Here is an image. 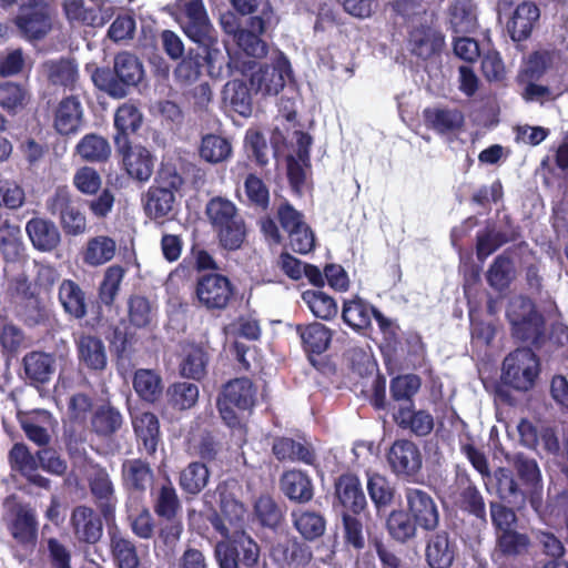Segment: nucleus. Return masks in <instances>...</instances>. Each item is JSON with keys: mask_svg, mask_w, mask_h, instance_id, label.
I'll list each match as a JSON object with an SVG mask.
<instances>
[{"mask_svg": "<svg viewBox=\"0 0 568 568\" xmlns=\"http://www.w3.org/2000/svg\"><path fill=\"white\" fill-rule=\"evenodd\" d=\"M271 64H260L253 60L232 61L234 67L243 75L248 77L251 89L263 97L277 95L292 77V68L288 59L276 52L271 58Z\"/></svg>", "mask_w": 568, "mask_h": 568, "instance_id": "nucleus-1", "label": "nucleus"}, {"mask_svg": "<svg viewBox=\"0 0 568 568\" xmlns=\"http://www.w3.org/2000/svg\"><path fill=\"white\" fill-rule=\"evenodd\" d=\"M256 402V387L247 377L229 381L223 385L216 399V407L223 422L231 428L241 427L235 408L251 410Z\"/></svg>", "mask_w": 568, "mask_h": 568, "instance_id": "nucleus-2", "label": "nucleus"}, {"mask_svg": "<svg viewBox=\"0 0 568 568\" xmlns=\"http://www.w3.org/2000/svg\"><path fill=\"white\" fill-rule=\"evenodd\" d=\"M539 374V362L530 348H517L503 363L501 379L517 390H528Z\"/></svg>", "mask_w": 568, "mask_h": 568, "instance_id": "nucleus-3", "label": "nucleus"}, {"mask_svg": "<svg viewBox=\"0 0 568 568\" xmlns=\"http://www.w3.org/2000/svg\"><path fill=\"white\" fill-rule=\"evenodd\" d=\"M50 0H21L14 22L19 31L29 40H39L52 29Z\"/></svg>", "mask_w": 568, "mask_h": 568, "instance_id": "nucleus-4", "label": "nucleus"}, {"mask_svg": "<svg viewBox=\"0 0 568 568\" xmlns=\"http://www.w3.org/2000/svg\"><path fill=\"white\" fill-rule=\"evenodd\" d=\"M507 317L513 335L520 341L536 339L541 334L542 320L535 311L532 302L525 296H515L509 301Z\"/></svg>", "mask_w": 568, "mask_h": 568, "instance_id": "nucleus-5", "label": "nucleus"}, {"mask_svg": "<svg viewBox=\"0 0 568 568\" xmlns=\"http://www.w3.org/2000/svg\"><path fill=\"white\" fill-rule=\"evenodd\" d=\"M168 11L181 24L184 33L194 42H203L210 22L202 0H176Z\"/></svg>", "mask_w": 568, "mask_h": 568, "instance_id": "nucleus-6", "label": "nucleus"}, {"mask_svg": "<svg viewBox=\"0 0 568 568\" xmlns=\"http://www.w3.org/2000/svg\"><path fill=\"white\" fill-rule=\"evenodd\" d=\"M47 210L58 215L64 232L69 235H80L87 230L85 215L78 207L68 187L60 186L47 200Z\"/></svg>", "mask_w": 568, "mask_h": 568, "instance_id": "nucleus-7", "label": "nucleus"}, {"mask_svg": "<svg viewBox=\"0 0 568 568\" xmlns=\"http://www.w3.org/2000/svg\"><path fill=\"white\" fill-rule=\"evenodd\" d=\"M234 290L230 280L221 274L211 273L199 277L195 296L201 306L209 311L224 310L233 296Z\"/></svg>", "mask_w": 568, "mask_h": 568, "instance_id": "nucleus-8", "label": "nucleus"}, {"mask_svg": "<svg viewBox=\"0 0 568 568\" xmlns=\"http://www.w3.org/2000/svg\"><path fill=\"white\" fill-rule=\"evenodd\" d=\"M406 511L418 524L419 528L433 531L439 524V510L433 496L416 487H407L404 490Z\"/></svg>", "mask_w": 568, "mask_h": 568, "instance_id": "nucleus-9", "label": "nucleus"}, {"mask_svg": "<svg viewBox=\"0 0 568 568\" xmlns=\"http://www.w3.org/2000/svg\"><path fill=\"white\" fill-rule=\"evenodd\" d=\"M386 458L396 476H415L423 465L418 446L408 439L395 440L389 447Z\"/></svg>", "mask_w": 568, "mask_h": 568, "instance_id": "nucleus-10", "label": "nucleus"}, {"mask_svg": "<svg viewBox=\"0 0 568 568\" xmlns=\"http://www.w3.org/2000/svg\"><path fill=\"white\" fill-rule=\"evenodd\" d=\"M222 23L225 27L226 32L234 33L237 45L246 53L248 57L253 58H263L266 52V43L260 38L266 27L272 23L270 17L261 18V17H252L250 19V29H241L236 30V28L222 20Z\"/></svg>", "mask_w": 568, "mask_h": 568, "instance_id": "nucleus-11", "label": "nucleus"}, {"mask_svg": "<svg viewBox=\"0 0 568 568\" xmlns=\"http://www.w3.org/2000/svg\"><path fill=\"white\" fill-rule=\"evenodd\" d=\"M20 425L29 440L38 446H45L51 440L57 420L45 409H34L27 413H19Z\"/></svg>", "mask_w": 568, "mask_h": 568, "instance_id": "nucleus-12", "label": "nucleus"}, {"mask_svg": "<svg viewBox=\"0 0 568 568\" xmlns=\"http://www.w3.org/2000/svg\"><path fill=\"white\" fill-rule=\"evenodd\" d=\"M26 233L34 250L50 253L61 244V232L57 224L41 216L31 217L26 223Z\"/></svg>", "mask_w": 568, "mask_h": 568, "instance_id": "nucleus-13", "label": "nucleus"}, {"mask_svg": "<svg viewBox=\"0 0 568 568\" xmlns=\"http://www.w3.org/2000/svg\"><path fill=\"white\" fill-rule=\"evenodd\" d=\"M122 155L126 173L139 182H148L153 174L154 156L142 145H130L118 151Z\"/></svg>", "mask_w": 568, "mask_h": 568, "instance_id": "nucleus-14", "label": "nucleus"}, {"mask_svg": "<svg viewBox=\"0 0 568 568\" xmlns=\"http://www.w3.org/2000/svg\"><path fill=\"white\" fill-rule=\"evenodd\" d=\"M83 123V108L80 100L70 95L62 99L54 110L53 126L62 135L77 133Z\"/></svg>", "mask_w": 568, "mask_h": 568, "instance_id": "nucleus-15", "label": "nucleus"}, {"mask_svg": "<svg viewBox=\"0 0 568 568\" xmlns=\"http://www.w3.org/2000/svg\"><path fill=\"white\" fill-rule=\"evenodd\" d=\"M456 545L447 531H437L426 541L425 557L430 568H449L455 559Z\"/></svg>", "mask_w": 568, "mask_h": 568, "instance_id": "nucleus-16", "label": "nucleus"}, {"mask_svg": "<svg viewBox=\"0 0 568 568\" xmlns=\"http://www.w3.org/2000/svg\"><path fill=\"white\" fill-rule=\"evenodd\" d=\"M71 526L74 536L88 544H95L102 536V521L93 509L78 506L71 515Z\"/></svg>", "mask_w": 568, "mask_h": 568, "instance_id": "nucleus-17", "label": "nucleus"}, {"mask_svg": "<svg viewBox=\"0 0 568 568\" xmlns=\"http://www.w3.org/2000/svg\"><path fill=\"white\" fill-rule=\"evenodd\" d=\"M142 123V113L133 103H123L114 115V126L118 133L114 135L116 151H122L128 146L129 133L135 132Z\"/></svg>", "mask_w": 568, "mask_h": 568, "instance_id": "nucleus-18", "label": "nucleus"}, {"mask_svg": "<svg viewBox=\"0 0 568 568\" xmlns=\"http://www.w3.org/2000/svg\"><path fill=\"white\" fill-rule=\"evenodd\" d=\"M114 74L123 88L136 87L145 75L141 60L133 53L123 51L114 57Z\"/></svg>", "mask_w": 568, "mask_h": 568, "instance_id": "nucleus-19", "label": "nucleus"}, {"mask_svg": "<svg viewBox=\"0 0 568 568\" xmlns=\"http://www.w3.org/2000/svg\"><path fill=\"white\" fill-rule=\"evenodd\" d=\"M336 496L341 504L355 514L361 513L367 505L361 483L353 475H342L335 484Z\"/></svg>", "mask_w": 568, "mask_h": 568, "instance_id": "nucleus-20", "label": "nucleus"}, {"mask_svg": "<svg viewBox=\"0 0 568 568\" xmlns=\"http://www.w3.org/2000/svg\"><path fill=\"white\" fill-rule=\"evenodd\" d=\"M121 474L123 486L129 490L144 491L153 481V471L149 463L140 458L124 460Z\"/></svg>", "mask_w": 568, "mask_h": 568, "instance_id": "nucleus-21", "label": "nucleus"}, {"mask_svg": "<svg viewBox=\"0 0 568 568\" xmlns=\"http://www.w3.org/2000/svg\"><path fill=\"white\" fill-rule=\"evenodd\" d=\"M43 74L53 85L73 90L79 79L78 65L71 59L49 60L42 65Z\"/></svg>", "mask_w": 568, "mask_h": 568, "instance_id": "nucleus-22", "label": "nucleus"}, {"mask_svg": "<svg viewBox=\"0 0 568 568\" xmlns=\"http://www.w3.org/2000/svg\"><path fill=\"white\" fill-rule=\"evenodd\" d=\"M283 494L291 500L307 503L313 498V485L310 477L296 469L285 471L280 480Z\"/></svg>", "mask_w": 568, "mask_h": 568, "instance_id": "nucleus-23", "label": "nucleus"}, {"mask_svg": "<svg viewBox=\"0 0 568 568\" xmlns=\"http://www.w3.org/2000/svg\"><path fill=\"white\" fill-rule=\"evenodd\" d=\"M540 17L539 8L532 2L520 3L508 24L511 39L521 41L529 37Z\"/></svg>", "mask_w": 568, "mask_h": 568, "instance_id": "nucleus-24", "label": "nucleus"}, {"mask_svg": "<svg viewBox=\"0 0 568 568\" xmlns=\"http://www.w3.org/2000/svg\"><path fill=\"white\" fill-rule=\"evenodd\" d=\"M12 537L22 545H33L37 539L38 523L33 509L20 506L9 525Z\"/></svg>", "mask_w": 568, "mask_h": 568, "instance_id": "nucleus-25", "label": "nucleus"}, {"mask_svg": "<svg viewBox=\"0 0 568 568\" xmlns=\"http://www.w3.org/2000/svg\"><path fill=\"white\" fill-rule=\"evenodd\" d=\"M375 307L361 297L344 301L342 318L356 332L368 328L372 324Z\"/></svg>", "mask_w": 568, "mask_h": 568, "instance_id": "nucleus-26", "label": "nucleus"}, {"mask_svg": "<svg viewBox=\"0 0 568 568\" xmlns=\"http://www.w3.org/2000/svg\"><path fill=\"white\" fill-rule=\"evenodd\" d=\"M90 489L92 495L99 500L105 517L112 515L115 504L114 485L108 471L103 468H97L90 478Z\"/></svg>", "mask_w": 568, "mask_h": 568, "instance_id": "nucleus-27", "label": "nucleus"}, {"mask_svg": "<svg viewBox=\"0 0 568 568\" xmlns=\"http://www.w3.org/2000/svg\"><path fill=\"white\" fill-rule=\"evenodd\" d=\"M23 368L31 383L44 384L54 373L55 361L50 354L31 352L23 357Z\"/></svg>", "mask_w": 568, "mask_h": 568, "instance_id": "nucleus-28", "label": "nucleus"}, {"mask_svg": "<svg viewBox=\"0 0 568 568\" xmlns=\"http://www.w3.org/2000/svg\"><path fill=\"white\" fill-rule=\"evenodd\" d=\"M59 302L64 312L71 317L80 320L87 315L84 292L71 280H63L59 286Z\"/></svg>", "mask_w": 568, "mask_h": 568, "instance_id": "nucleus-29", "label": "nucleus"}, {"mask_svg": "<svg viewBox=\"0 0 568 568\" xmlns=\"http://www.w3.org/2000/svg\"><path fill=\"white\" fill-rule=\"evenodd\" d=\"M396 424L403 429H409L416 436H426L434 428V417L426 410H413L412 405L400 407L394 415Z\"/></svg>", "mask_w": 568, "mask_h": 568, "instance_id": "nucleus-30", "label": "nucleus"}, {"mask_svg": "<svg viewBox=\"0 0 568 568\" xmlns=\"http://www.w3.org/2000/svg\"><path fill=\"white\" fill-rule=\"evenodd\" d=\"M366 477L369 498L379 513L392 505L396 493L395 485L386 476L375 471H367Z\"/></svg>", "mask_w": 568, "mask_h": 568, "instance_id": "nucleus-31", "label": "nucleus"}, {"mask_svg": "<svg viewBox=\"0 0 568 568\" xmlns=\"http://www.w3.org/2000/svg\"><path fill=\"white\" fill-rule=\"evenodd\" d=\"M133 388L141 399L153 404L162 397L164 386L155 371L140 368L134 373Z\"/></svg>", "mask_w": 568, "mask_h": 568, "instance_id": "nucleus-32", "label": "nucleus"}, {"mask_svg": "<svg viewBox=\"0 0 568 568\" xmlns=\"http://www.w3.org/2000/svg\"><path fill=\"white\" fill-rule=\"evenodd\" d=\"M443 44L444 37L432 28L415 29L410 33V51L422 59H428L438 52Z\"/></svg>", "mask_w": 568, "mask_h": 568, "instance_id": "nucleus-33", "label": "nucleus"}, {"mask_svg": "<svg viewBox=\"0 0 568 568\" xmlns=\"http://www.w3.org/2000/svg\"><path fill=\"white\" fill-rule=\"evenodd\" d=\"M296 332L302 339L304 349L308 353L322 354L327 349L332 339L331 331L317 322L297 325Z\"/></svg>", "mask_w": 568, "mask_h": 568, "instance_id": "nucleus-34", "label": "nucleus"}, {"mask_svg": "<svg viewBox=\"0 0 568 568\" xmlns=\"http://www.w3.org/2000/svg\"><path fill=\"white\" fill-rule=\"evenodd\" d=\"M418 524L404 509H394L386 520V528L393 539L406 542L417 535Z\"/></svg>", "mask_w": 568, "mask_h": 568, "instance_id": "nucleus-35", "label": "nucleus"}, {"mask_svg": "<svg viewBox=\"0 0 568 568\" xmlns=\"http://www.w3.org/2000/svg\"><path fill=\"white\" fill-rule=\"evenodd\" d=\"M78 353L80 361L89 368L101 371L106 365L105 348L101 339L90 335H83L79 338Z\"/></svg>", "mask_w": 568, "mask_h": 568, "instance_id": "nucleus-36", "label": "nucleus"}, {"mask_svg": "<svg viewBox=\"0 0 568 568\" xmlns=\"http://www.w3.org/2000/svg\"><path fill=\"white\" fill-rule=\"evenodd\" d=\"M116 251L113 239L104 235L92 237L88 241L83 253V261L90 266H100L110 262Z\"/></svg>", "mask_w": 568, "mask_h": 568, "instance_id": "nucleus-37", "label": "nucleus"}, {"mask_svg": "<svg viewBox=\"0 0 568 568\" xmlns=\"http://www.w3.org/2000/svg\"><path fill=\"white\" fill-rule=\"evenodd\" d=\"M424 116L426 122L439 133L455 131L464 123V115L457 109H426Z\"/></svg>", "mask_w": 568, "mask_h": 568, "instance_id": "nucleus-38", "label": "nucleus"}, {"mask_svg": "<svg viewBox=\"0 0 568 568\" xmlns=\"http://www.w3.org/2000/svg\"><path fill=\"white\" fill-rule=\"evenodd\" d=\"M513 465L518 477L531 494V504H535V495L541 489V474L537 462L523 454H516Z\"/></svg>", "mask_w": 568, "mask_h": 568, "instance_id": "nucleus-39", "label": "nucleus"}, {"mask_svg": "<svg viewBox=\"0 0 568 568\" xmlns=\"http://www.w3.org/2000/svg\"><path fill=\"white\" fill-rule=\"evenodd\" d=\"M133 427L136 436L143 442L146 453L153 454L160 433L158 417L149 412L136 414L133 416Z\"/></svg>", "mask_w": 568, "mask_h": 568, "instance_id": "nucleus-40", "label": "nucleus"}, {"mask_svg": "<svg viewBox=\"0 0 568 568\" xmlns=\"http://www.w3.org/2000/svg\"><path fill=\"white\" fill-rule=\"evenodd\" d=\"M449 23L455 33L470 32L476 27L471 0H454L449 6Z\"/></svg>", "mask_w": 568, "mask_h": 568, "instance_id": "nucleus-41", "label": "nucleus"}, {"mask_svg": "<svg viewBox=\"0 0 568 568\" xmlns=\"http://www.w3.org/2000/svg\"><path fill=\"white\" fill-rule=\"evenodd\" d=\"M112 557L118 568H139L140 558L135 544L120 534H112L110 541Z\"/></svg>", "mask_w": 568, "mask_h": 568, "instance_id": "nucleus-42", "label": "nucleus"}, {"mask_svg": "<svg viewBox=\"0 0 568 568\" xmlns=\"http://www.w3.org/2000/svg\"><path fill=\"white\" fill-rule=\"evenodd\" d=\"M174 193L168 187L151 186L145 195V212L151 219L166 216L174 203Z\"/></svg>", "mask_w": 568, "mask_h": 568, "instance_id": "nucleus-43", "label": "nucleus"}, {"mask_svg": "<svg viewBox=\"0 0 568 568\" xmlns=\"http://www.w3.org/2000/svg\"><path fill=\"white\" fill-rule=\"evenodd\" d=\"M77 153L88 162L106 161L111 154V146L103 136L90 133L84 135L77 144Z\"/></svg>", "mask_w": 568, "mask_h": 568, "instance_id": "nucleus-44", "label": "nucleus"}, {"mask_svg": "<svg viewBox=\"0 0 568 568\" xmlns=\"http://www.w3.org/2000/svg\"><path fill=\"white\" fill-rule=\"evenodd\" d=\"M292 519L296 530L307 540H314L325 531V520L318 513L298 509L292 513Z\"/></svg>", "mask_w": 568, "mask_h": 568, "instance_id": "nucleus-45", "label": "nucleus"}, {"mask_svg": "<svg viewBox=\"0 0 568 568\" xmlns=\"http://www.w3.org/2000/svg\"><path fill=\"white\" fill-rule=\"evenodd\" d=\"M303 302L317 318L329 321L337 314V304L334 298L318 290L305 291Z\"/></svg>", "mask_w": 568, "mask_h": 568, "instance_id": "nucleus-46", "label": "nucleus"}, {"mask_svg": "<svg viewBox=\"0 0 568 568\" xmlns=\"http://www.w3.org/2000/svg\"><path fill=\"white\" fill-rule=\"evenodd\" d=\"M232 148L230 142L220 135L207 134L203 136L200 145V156L209 163L216 164L231 156Z\"/></svg>", "mask_w": 568, "mask_h": 568, "instance_id": "nucleus-47", "label": "nucleus"}, {"mask_svg": "<svg viewBox=\"0 0 568 568\" xmlns=\"http://www.w3.org/2000/svg\"><path fill=\"white\" fill-rule=\"evenodd\" d=\"M205 213L213 230L241 215L231 200L221 196L213 197L207 202Z\"/></svg>", "mask_w": 568, "mask_h": 568, "instance_id": "nucleus-48", "label": "nucleus"}, {"mask_svg": "<svg viewBox=\"0 0 568 568\" xmlns=\"http://www.w3.org/2000/svg\"><path fill=\"white\" fill-rule=\"evenodd\" d=\"M223 99L241 115L251 113V94L242 80H231L223 89Z\"/></svg>", "mask_w": 568, "mask_h": 568, "instance_id": "nucleus-49", "label": "nucleus"}, {"mask_svg": "<svg viewBox=\"0 0 568 568\" xmlns=\"http://www.w3.org/2000/svg\"><path fill=\"white\" fill-rule=\"evenodd\" d=\"M524 83L526 85L523 98L527 102L544 103L555 100L568 89V85L562 80H556L547 85L537 84L536 81H526Z\"/></svg>", "mask_w": 568, "mask_h": 568, "instance_id": "nucleus-50", "label": "nucleus"}, {"mask_svg": "<svg viewBox=\"0 0 568 568\" xmlns=\"http://www.w3.org/2000/svg\"><path fill=\"white\" fill-rule=\"evenodd\" d=\"M210 473L207 467L199 462L189 464L180 475V486L187 494H199L207 484Z\"/></svg>", "mask_w": 568, "mask_h": 568, "instance_id": "nucleus-51", "label": "nucleus"}, {"mask_svg": "<svg viewBox=\"0 0 568 568\" xmlns=\"http://www.w3.org/2000/svg\"><path fill=\"white\" fill-rule=\"evenodd\" d=\"M214 231L217 233L221 245L231 251L240 248L246 237V225L242 215Z\"/></svg>", "mask_w": 568, "mask_h": 568, "instance_id": "nucleus-52", "label": "nucleus"}, {"mask_svg": "<svg viewBox=\"0 0 568 568\" xmlns=\"http://www.w3.org/2000/svg\"><path fill=\"white\" fill-rule=\"evenodd\" d=\"M554 54L549 51L534 52L524 63L519 73L521 82L538 81L550 69Z\"/></svg>", "mask_w": 568, "mask_h": 568, "instance_id": "nucleus-53", "label": "nucleus"}, {"mask_svg": "<svg viewBox=\"0 0 568 568\" xmlns=\"http://www.w3.org/2000/svg\"><path fill=\"white\" fill-rule=\"evenodd\" d=\"M207 356L197 346H190L185 349L184 357L180 364V372L186 378L201 379L206 373Z\"/></svg>", "mask_w": 568, "mask_h": 568, "instance_id": "nucleus-54", "label": "nucleus"}, {"mask_svg": "<svg viewBox=\"0 0 568 568\" xmlns=\"http://www.w3.org/2000/svg\"><path fill=\"white\" fill-rule=\"evenodd\" d=\"M273 556L290 565L305 566L312 559L310 548L296 540L280 544L273 549Z\"/></svg>", "mask_w": 568, "mask_h": 568, "instance_id": "nucleus-55", "label": "nucleus"}, {"mask_svg": "<svg viewBox=\"0 0 568 568\" xmlns=\"http://www.w3.org/2000/svg\"><path fill=\"white\" fill-rule=\"evenodd\" d=\"M494 478L497 485V495L500 499L508 500L509 503L520 500L524 501L526 493L523 491L510 469L499 467L494 473Z\"/></svg>", "mask_w": 568, "mask_h": 568, "instance_id": "nucleus-56", "label": "nucleus"}, {"mask_svg": "<svg viewBox=\"0 0 568 568\" xmlns=\"http://www.w3.org/2000/svg\"><path fill=\"white\" fill-rule=\"evenodd\" d=\"M128 315L130 323L135 327L149 326L154 316L155 311L151 302L141 295H133L128 301Z\"/></svg>", "mask_w": 568, "mask_h": 568, "instance_id": "nucleus-57", "label": "nucleus"}, {"mask_svg": "<svg viewBox=\"0 0 568 568\" xmlns=\"http://www.w3.org/2000/svg\"><path fill=\"white\" fill-rule=\"evenodd\" d=\"M125 270L120 265L109 266L99 287V297L104 305H111L120 290Z\"/></svg>", "mask_w": 568, "mask_h": 568, "instance_id": "nucleus-58", "label": "nucleus"}, {"mask_svg": "<svg viewBox=\"0 0 568 568\" xmlns=\"http://www.w3.org/2000/svg\"><path fill=\"white\" fill-rule=\"evenodd\" d=\"M181 508L175 488L170 481L162 485L154 504V511L158 516L172 520Z\"/></svg>", "mask_w": 568, "mask_h": 568, "instance_id": "nucleus-59", "label": "nucleus"}, {"mask_svg": "<svg viewBox=\"0 0 568 568\" xmlns=\"http://www.w3.org/2000/svg\"><path fill=\"white\" fill-rule=\"evenodd\" d=\"M113 13L114 6L110 0H87L82 24L102 27L112 18Z\"/></svg>", "mask_w": 568, "mask_h": 568, "instance_id": "nucleus-60", "label": "nucleus"}, {"mask_svg": "<svg viewBox=\"0 0 568 568\" xmlns=\"http://www.w3.org/2000/svg\"><path fill=\"white\" fill-rule=\"evenodd\" d=\"M20 318L28 326H45L51 318V310L37 297H29L19 312Z\"/></svg>", "mask_w": 568, "mask_h": 568, "instance_id": "nucleus-61", "label": "nucleus"}, {"mask_svg": "<svg viewBox=\"0 0 568 568\" xmlns=\"http://www.w3.org/2000/svg\"><path fill=\"white\" fill-rule=\"evenodd\" d=\"M514 276V266L508 257L503 255L495 258L487 272V281L491 287L503 291L508 287Z\"/></svg>", "mask_w": 568, "mask_h": 568, "instance_id": "nucleus-62", "label": "nucleus"}, {"mask_svg": "<svg viewBox=\"0 0 568 568\" xmlns=\"http://www.w3.org/2000/svg\"><path fill=\"white\" fill-rule=\"evenodd\" d=\"M169 396L173 407L181 410L190 409L199 399V387L187 382L175 383L169 388Z\"/></svg>", "mask_w": 568, "mask_h": 568, "instance_id": "nucleus-63", "label": "nucleus"}, {"mask_svg": "<svg viewBox=\"0 0 568 568\" xmlns=\"http://www.w3.org/2000/svg\"><path fill=\"white\" fill-rule=\"evenodd\" d=\"M28 93L21 85L13 82L0 83V106L9 112H17L26 106Z\"/></svg>", "mask_w": 568, "mask_h": 568, "instance_id": "nucleus-64", "label": "nucleus"}]
</instances>
